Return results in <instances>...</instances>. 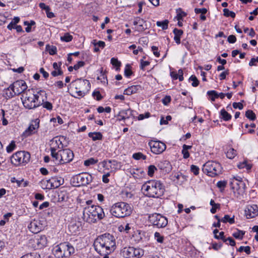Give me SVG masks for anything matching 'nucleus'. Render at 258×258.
Returning <instances> with one entry per match:
<instances>
[{"mask_svg": "<svg viewBox=\"0 0 258 258\" xmlns=\"http://www.w3.org/2000/svg\"><path fill=\"white\" fill-rule=\"evenodd\" d=\"M46 92L43 90H37L32 88L22 94L21 99L26 108L32 109L41 106L44 100L43 97L46 98Z\"/></svg>", "mask_w": 258, "mask_h": 258, "instance_id": "f257e3e1", "label": "nucleus"}, {"mask_svg": "<svg viewBox=\"0 0 258 258\" xmlns=\"http://www.w3.org/2000/svg\"><path fill=\"white\" fill-rule=\"evenodd\" d=\"M94 245L96 251L98 253H111L115 249V239L113 235L105 233L97 237Z\"/></svg>", "mask_w": 258, "mask_h": 258, "instance_id": "f03ea898", "label": "nucleus"}, {"mask_svg": "<svg viewBox=\"0 0 258 258\" xmlns=\"http://www.w3.org/2000/svg\"><path fill=\"white\" fill-rule=\"evenodd\" d=\"M142 190L148 197L158 198L163 195L165 188L160 181L150 180L142 185Z\"/></svg>", "mask_w": 258, "mask_h": 258, "instance_id": "7ed1b4c3", "label": "nucleus"}, {"mask_svg": "<svg viewBox=\"0 0 258 258\" xmlns=\"http://www.w3.org/2000/svg\"><path fill=\"white\" fill-rule=\"evenodd\" d=\"M55 148L51 147V155L57 164H62L68 163L72 161L74 157V153L69 149L60 150L56 152Z\"/></svg>", "mask_w": 258, "mask_h": 258, "instance_id": "20e7f679", "label": "nucleus"}, {"mask_svg": "<svg viewBox=\"0 0 258 258\" xmlns=\"http://www.w3.org/2000/svg\"><path fill=\"white\" fill-rule=\"evenodd\" d=\"M132 209L129 204L124 202H118L114 204L111 208V214L117 218H123L129 216Z\"/></svg>", "mask_w": 258, "mask_h": 258, "instance_id": "39448f33", "label": "nucleus"}, {"mask_svg": "<svg viewBox=\"0 0 258 258\" xmlns=\"http://www.w3.org/2000/svg\"><path fill=\"white\" fill-rule=\"evenodd\" d=\"M27 85L24 81L22 80H18L9 86L7 89L6 94L9 98H12L22 93L24 94L27 90Z\"/></svg>", "mask_w": 258, "mask_h": 258, "instance_id": "423d86ee", "label": "nucleus"}, {"mask_svg": "<svg viewBox=\"0 0 258 258\" xmlns=\"http://www.w3.org/2000/svg\"><path fill=\"white\" fill-rule=\"evenodd\" d=\"M90 85V82L87 80L77 79L72 82L69 85L70 88L75 92L79 96H83L85 91Z\"/></svg>", "mask_w": 258, "mask_h": 258, "instance_id": "0eeeda50", "label": "nucleus"}, {"mask_svg": "<svg viewBox=\"0 0 258 258\" xmlns=\"http://www.w3.org/2000/svg\"><path fill=\"white\" fill-rule=\"evenodd\" d=\"M222 167L221 165L213 161H208L203 167V171L209 176L214 177L221 172Z\"/></svg>", "mask_w": 258, "mask_h": 258, "instance_id": "6e6552de", "label": "nucleus"}, {"mask_svg": "<svg viewBox=\"0 0 258 258\" xmlns=\"http://www.w3.org/2000/svg\"><path fill=\"white\" fill-rule=\"evenodd\" d=\"M30 159V154L24 151H18L14 154L11 157V162L15 166L25 165Z\"/></svg>", "mask_w": 258, "mask_h": 258, "instance_id": "1a4fd4ad", "label": "nucleus"}, {"mask_svg": "<svg viewBox=\"0 0 258 258\" xmlns=\"http://www.w3.org/2000/svg\"><path fill=\"white\" fill-rule=\"evenodd\" d=\"M149 221L153 226L157 228L165 227L168 223L167 218L157 213H154L149 216Z\"/></svg>", "mask_w": 258, "mask_h": 258, "instance_id": "9d476101", "label": "nucleus"}, {"mask_svg": "<svg viewBox=\"0 0 258 258\" xmlns=\"http://www.w3.org/2000/svg\"><path fill=\"white\" fill-rule=\"evenodd\" d=\"M73 183L75 186H80L88 184L92 180V176L87 173H82L75 176L73 178Z\"/></svg>", "mask_w": 258, "mask_h": 258, "instance_id": "9b49d317", "label": "nucleus"}, {"mask_svg": "<svg viewBox=\"0 0 258 258\" xmlns=\"http://www.w3.org/2000/svg\"><path fill=\"white\" fill-rule=\"evenodd\" d=\"M151 152L155 154L162 153L166 149V145L159 141L151 140L148 143Z\"/></svg>", "mask_w": 258, "mask_h": 258, "instance_id": "f8f14e48", "label": "nucleus"}, {"mask_svg": "<svg viewBox=\"0 0 258 258\" xmlns=\"http://www.w3.org/2000/svg\"><path fill=\"white\" fill-rule=\"evenodd\" d=\"M34 247L36 249H41L45 246L47 243V239L45 235H37L33 240Z\"/></svg>", "mask_w": 258, "mask_h": 258, "instance_id": "ddd939ff", "label": "nucleus"}, {"mask_svg": "<svg viewBox=\"0 0 258 258\" xmlns=\"http://www.w3.org/2000/svg\"><path fill=\"white\" fill-rule=\"evenodd\" d=\"M28 227L32 233H37L43 229V226L40 220L34 219L30 222Z\"/></svg>", "mask_w": 258, "mask_h": 258, "instance_id": "4468645a", "label": "nucleus"}, {"mask_svg": "<svg viewBox=\"0 0 258 258\" xmlns=\"http://www.w3.org/2000/svg\"><path fill=\"white\" fill-rule=\"evenodd\" d=\"M90 208L91 209H89V210L91 211V213L93 214L96 221L97 219H102L104 217L105 214L103 209L101 207L92 205L90 206Z\"/></svg>", "mask_w": 258, "mask_h": 258, "instance_id": "2eb2a0df", "label": "nucleus"}, {"mask_svg": "<svg viewBox=\"0 0 258 258\" xmlns=\"http://www.w3.org/2000/svg\"><path fill=\"white\" fill-rule=\"evenodd\" d=\"M90 206H87L84 208L83 212L82 218L85 222L89 223H94L96 222L93 214L91 213Z\"/></svg>", "mask_w": 258, "mask_h": 258, "instance_id": "dca6fc26", "label": "nucleus"}, {"mask_svg": "<svg viewBox=\"0 0 258 258\" xmlns=\"http://www.w3.org/2000/svg\"><path fill=\"white\" fill-rule=\"evenodd\" d=\"M245 214L247 219L255 217L258 215V207L256 205L247 206L245 210Z\"/></svg>", "mask_w": 258, "mask_h": 258, "instance_id": "f3484780", "label": "nucleus"}, {"mask_svg": "<svg viewBox=\"0 0 258 258\" xmlns=\"http://www.w3.org/2000/svg\"><path fill=\"white\" fill-rule=\"evenodd\" d=\"M63 258H68L75 252L74 247L68 242L62 243Z\"/></svg>", "mask_w": 258, "mask_h": 258, "instance_id": "a211bd4d", "label": "nucleus"}, {"mask_svg": "<svg viewBox=\"0 0 258 258\" xmlns=\"http://www.w3.org/2000/svg\"><path fill=\"white\" fill-rule=\"evenodd\" d=\"M39 120L36 119L33 120L29 127L25 131L24 135L26 136H29L33 134H34L36 130L39 127Z\"/></svg>", "mask_w": 258, "mask_h": 258, "instance_id": "6ab92c4d", "label": "nucleus"}, {"mask_svg": "<svg viewBox=\"0 0 258 258\" xmlns=\"http://www.w3.org/2000/svg\"><path fill=\"white\" fill-rule=\"evenodd\" d=\"M63 182V180L61 178H52L47 180L48 184H50L49 188H56L61 185Z\"/></svg>", "mask_w": 258, "mask_h": 258, "instance_id": "aec40b11", "label": "nucleus"}, {"mask_svg": "<svg viewBox=\"0 0 258 258\" xmlns=\"http://www.w3.org/2000/svg\"><path fill=\"white\" fill-rule=\"evenodd\" d=\"M142 90V87L140 85H133L125 89L123 94L127 95L137 93Z\"/></svg>", "mask_w": 258, "mask_h": 258, "instance_id": "412c9836", "label": "nucleus"}, {"mask_svg": "<svg viewBox=\"0 0 258 258\" xmlns=\"http://www.w3.org/2000/svg\"><path fill=\"white\" fill-rule=\"evenodd\" d=\"M134 247H128L123 248L121 253L125 258H134Z\"/></svg>", "mask_w": 258, "mask_h": 258, "instance_id": "4be33fe9", "label": "nucleus"}, {"mask_svg": "<svg viewBox=\"0 0 258 258\" xmlns=\"http://www.w3.org/2000/svg\"><path fill=\"white\" fill-rule=\"evenodd\" d=\"M230 184L232 189L238 190L240 186L244 185V183L241 180L234 178L231 180Z\"/></svg>", "mask_w": 258, "mask_h": 258, "instance_id": "5701e85b", "label": "nucleus"}, {"mask_svg": "<svg viewBox=\"0 0 258 258\" xmlns=\"http://www.w3.org/2000/svg\"><path fill=\"white\" fill-rule=\"evenodd\" d=\"M145 22V21L143 19H141L139 17H137L133 22V24L134 25H138V31H143L146 29L143 26V24Z\"/></svg>", "mask_w": 258, "mask_h": 258, "instance_id": "b1692460", "label": "nucleus"}, {"mask_svg": "<svg viewBox=\"0 0 258 258\" xmlns=\"http://www.w3.org/2000/svg\"><path fill=\"white\" fill-rule=\"evenodd\" d=\"M62 246V243H61L54 248V254L56 258H63Z\"/></svg>", "mask_w": 258, "mask_h": 258, "instance_id": "393cba45", "label": "nucleus"}, {"mask_svg": "<svg viewBox=\"0 0 258 258\" xmlns=\"http://www.w3.org/2000/svg\"><path fill=\"white\" fill-rule=\"evenodd\" d=\"M173 33L174 34V39L177 44L180 43V36L183 34V31L180 29L175 28L173 30Z\"/></svg>", "mask_w": 258, "mask_h": 258, "instance_id": "a878e982", "label": "nucleus"}, {"mask_svg": "<svg viewBox=\"0 0 258 258\" xmlns=\"http://www.w3.org/2000/svg\"><path fill=\"white\" fill-rule=\"evenodd\" d=\"M69 229L72 234H76L79 231V224L75 222H72L69 226Z\"/></svg>", "mask_w": 258, "mask_h": 258, "instance_id": "bb28decb", "label": "nucleus"}, {"mask_svg": "<svg viewBox=\"0 0 258 258\" xmlns=\"http://www.w3.org/2000/svg\"><path fill=\"white\" fill-rule=\"evenodd\" d=\"M88 136L91 138L93 141L101 140L103 138L102 135L100 132L90 133Z\"/></svg>", "mask_w": 258, "mask_h": 258, "instance_id": "cd10ccee", "label": "nucleus"}, {"mask_svg": "<svg viewBox=\"0 0 258 258\" xmlns=\"http://www.w3.org/2000/svg\"><path fill=\"white\" fill-rule=\"evenodd\" d=\"M221 117L225 121H228L231 119V115L228 113L224 109H222L220 111Z\"/></svg>", "mask_w": 258, "mask_h": 258, "instance_id": "c85d7f7f", "label": "nucleus"}, {"mask_svg": "<svg viewBox=\"0 0 258 258\" xmlns=\"http://www.w3.org/2000/svg\"><path fill=\"white\" fill-rule=\"evenodd\" d=\"M134 258H139L142 256L144 254V250L141 248H136L134 247Z\"/></svg>", "mask_w": 258, "mask_h": 258, "instance_id": "c756f323", "label": "nucleus"}, {"mask_svg": "<svg viewBox=\"0 0 258 258\" xmlns=\"http://www.w3.org/2000/svg\"><path fill=\"white\" fill-rule=\"evenodd\" d=\"M143 172V171L141 169H138V168H133L132 169H131L130 173L131 174L134 176L135 178H138V176H140V174H142V173Z\"/></svg>", "mask_w": 258, "mask_h": 258, "instance_id": "7c9ffc66", "label": "nucleus"}, {"mask_svg": "<svg viewBox=\"0 0 258 258\" xmlns=\"http://www.w3.org/2000/svg\"><path fill=\"white\" fill-rule=\"evenodd\" d=\"M221 222L223 223L229 222L230 224H233L235 222L234 216H233L232 218L228 215H225L224 217L221 219Z\"/></svg>", "mask_w": 258, "mask_h": 258, "instance_id": "2f4dec72", "label": "nucleus"}, {"mask_svg": "<svg viewBox=\"0 0 258 258\" xmlns=\"http://www.w3.org/2000/svg\"><path fill=\"white\" fill-rule=\"evenodd\" d=\"M245 116L250 120H254L256 118L255 113L251 110H248L246 111Z\"/></svg>", "mask_w": 258, "mask_h": 258, "instance_id": "473e14b6", "label": "nucleus"}, {"mask_svg": "<svg viewBox=\"0 0 258 258\" xmlns=\"http://www.w3.org/2000/svg\"><path fill=\"white\" fill-rule=\"evenodd\" d=\"M133 158L135 160H139L140 159L146 160L147 157L141 152H138L133 155Z\"/></svg>", "mask_w": 258, "mask_h": 258, "instance_id": "72a5a7b5", "label": "nucleus"}, {"mask_svg": "<svg viewBox=\"0 0 258 258\" xmlns=\"http://www.w3.org/2000/svg\"><path fill=\"white\" fill-rule=\"evenodd\" d=\"M168 23L167 20H165L163 21H157L156 24L158 27H161L163 30H166L168 28Z\"/></svg>", "mask_w": 258, "mask_h": 258, "instance_id": "f704fd0d", "label": "nucleus"}, {"mask_svg": "<svg viewBox=\"0 0 258 258\" xmlns=\"http://www.w3.org/2000/svg\"><path fill=\"white\" fill-rule=\"evenodd\" d=\"M236 151L233 148H230L226 153V156L229 159H233L236 155Z\"/></svg>", "mask_w": 258, "mask_h": 258, "instance_id": "c9c22d12", "label": "nucleus"}, {"mask_svg": "<svg viewBox=\"0 0 258 258\" xmlns=\"http://www.w3.org/2000/svg\"><path fill=\"white\" fill-rule=\"evenodd\" d=\"M237 167L239 169L245 168L247 170H249L251 168L252 166L251 164H248L247 161H245L238 164Z\"/></svg>", "mask_w": 258, "mask_h": 258, "instance_id": "e433bc0d", "label": "nucleus"}, {"mask_svg": "<svg viewBox=\"0 0 258 258\" xmlns=\"http://www.w3.org/2000/svg\"><path fill=\"white\" fill-rule=\"evenodd\" d=\"M46 49L50 55H54V54H56V51H57V49L55 46H50L49 45H46Z\"/></svg>", "mask_w": 258, "mask_h": 258, "instance_id": "4c0bfd02", "label": "nucleus"}, {"mask_svg": "<svg viewBox=\"0 0 258 258\" xmlns=\"http://www.w3.org/2000/svg\"><path fill=\"white\" fill-rule=\"evenodd\" d=\"M43 98L44 99V100L43 102H42L41 105H42L43 108H45L48 110H51L52 109V104L49 102L45 101V100H46L47 97L46 98V99L45 97H43Z\"/></svg>", "mask_w": 258, "mask_h": 258, "instance_id": "58836bf2", "label": "nucleus"}, {"mask_svg": "<svg viewBox=\"0 0 258 258\" xmlns=\"http://www.w3.org/2000/svg\"><path fill=\"white\" fill-rule=\"evenodd\" d=\"M207 94L211 97V100L212 101H214L215 98H218V93L214 90L208 91Z\"/></svg>", "mask_w": 258, "mask_h": 258, "instance_id": "ea45409f", "label": "nucleus"}, {"mask_svg": "<svg viewBox=\"0 0 258 258\" xmlns=\"http://www.w3.org/2000/svg\"><path fill=\"white\" fill-rule=\"evenodd\" d=\"M111 63L116 67V70H118L121 66V62L116 58L112 57L111 59Z\"/></svg>", "mask_w": 258, "mask_h": 258, "instance_id": "a19ab883", "label": "nucleus"}, {"mask_svg": "<svg viewBox=\"0 0 258 258\" xmlns=\"http://www.w3.org/2000/svg\"><path fill=\"white\" fill-rule=\"evenodd\" d=\"M223 15L225 17H231L232 18H234L235 17V14L232 11H229L228 9H224L223 10Z\"/></svg>", "mask_w": 258, "mask_h": 258, "instance_id": "79ce46f5", "label": "nucleus"}, {"mask_svg": "<svg viewBox=\"0 0 258 258\" xmlns=\"http://www.w3.org/2000/svg\"><path fill=\"white\" fill-rule=\"evenodd\" d=\"M245 232L241 230H237V232L233 233V236L237 239H242Z\"/></svg>", "mask_w": 258, "mask_h": 258, "instance_id": "37998d69", "label": "nucleus"}, {"mask_svg": "<svg viewBox=\"0 0 258 258\" xmlns=\"http://www.w3.org/2000/svg\"><path fill=\"white\" fill-rule=\"evenodd\" d=\"M98 162L97 160H95L93 158H89V159L84 161V165L86 166H90L91 165H94L97 163Z\"/></svg>", "mask_w": 258, "mask_h": 258, "instance_id": "c03bdc74", "label": "nucleus"}, {"mask_svg": "<svg viewBox=\"0 0 258 258\" xmlns=\"http://www.w3.org/2000/svg\"><path fill=\"white\" fill-rule=\"evenodd\" d=\"M15 142L14 141H11V143L7 147V152L8 153L12 152L16 148Z\"/></svg>", "mask_w": 258, "mask_h": 258, "instance_id": "a18cd8bd", "label": "nucleus"}, {"mask_svg": "<svg viewBox=\"0 0 258 258\" xmlns=\"http://www.w3.org/2000/svg\"><path fill=\"white\" fill-rule=\"evenodd\" d=\"M157 168L153 165H151L148 167V175L150 176H152L155 170H157Z\"/></svg>", "mask_w": 258, "mask_h": 258, "instance_id": "49530a36", "label": "nucleus"}, {"mask_svg": "<svg viewBox=\"0 0 258 258\" xmlns=\"http://www.w3.org/2000/svg\"><path fill=\"white\" fill-rule=\"evenodd\" d=\"M189 80L192 81L191 85L193 87H197L199 85V81L198 80L197 78L195 75H192L189 78Z\"/></svg>", "mask_w": 258, "mask_h": 258, "instance_id": "de8ad7c7", "label": "nucleus"}, {"mask_svg": "<svg viewBox=\"0 0 258 258\" xmlns=\"http://www.w3.org/2000/svg\"><path fill=\"white\" fill-rule=\"evenodd\" d=\"M73 39V36L68 33H66L63 36L61 37V40L65 42H70Z\"/></svg>", "mask_w": 258, "mask_h": 258, "instance_id": "09e8293b", "label": "nucleus"}, {"mask_svg": "<svg viewBox=\"0 0 258 258\" xmlns=\"http://www.w3.org/2000/svg\"><path fill=\"white\" fill-rule=\"evenodd\" d=\"M227 184V181H219L217 183L218 187L221 189V190H224Z\"/></svg>", "mask_w": 258, "mask_h": 258, "instance_id": "8fccbe9b", "label": "nucleus"}, {"mask_svg": "<svg viewBox=\"0 0 258 258\" xmlns=\"http://www.w3.org/2000/svg\"><path fill=\"white\" fill-rule=\"evenodd\" d=\"M130 66L128 64H127L125 68L124 75L126 77H130L133 74V72L131 69L130 68Z\"/></svg>", "mask_w": 258, "mask_h": 258, "instance_id": "3c124183", "label": "nucleus"}, {"mask_svg": "<svg viewBox=\"0 0 258 258\" xmlns=\"http://www.w3.org/2000/svg\"><path fill=\"white\" fill-rule=\"evenodd\" d=\"M155 237L158 242L162 243L163 242L164 237L161 236L159 232H155Z\"/></svg>", "mask_w": 258, "mask_h": 258, "instance_id": "603ef678", "label": "nucleus"}, {"mask_svg": "<svg viewBox=\"0 0 258 258\" xmlns=\"http://www.w3.org/2000/svg\"><path fill=\"white\" fill-rule=\"evenodd\" d=\"M224 242H226V244H229L231 246H234L235 245V241L231 237H228L225 238Z\"/></svg>", "mask_w": 258, "mask_h": 258, "instance_id": "864d4df0", "label": "nucleus"}, {"mask_svg": "<svg viewBox=\"0 0 258 258\" xmlns=\"http://www.w3.org/2000/svg\"><path fill=\"white\" fill-rule=\"evenodd\" d=\"M190 170L196 175H198L199 173V168L194 165H192L190 166Z\"/></svg>", "mask_w": 258, "mask_h": 258, "instance_id": "5fc2aeb1", "label": "nucleus"}, {"mask_svg": "<svg viewBox=\"0 0 258 258\" xmlns=\"http://www.w3.org/2000/svg\"><path fill=\"white\" fill-rule=\"evenodd\" d=\"M92 95L94 97H96V99L97 101H99L102 98V96L99 91H94Z\"/></svg>", "mask_w": 258, "mask_h": 258, "instance_id": "6e6d98bb", "label": "nucleus"}, {"mask_svg": "<svg viewBox=\"0 0 258 258\" xmlns=\"http://www.w3.org/2000/svg\"><path fill=\"white\" fill-rule=\"evenodd\" d=\"M195 12L196 14L201 13V15H204L207 13V10L206 8H203V9H198L196 8L195 9Z\"/></svg>", "mask_w": 258, "mask_h": 258, "instance_id": "4d7b16f0", "label": "nucleus"}, {"mask_svg": "<svg viewBox=\"0 0 258 258\" xmlns=\"http://www.w3.org/2000/svg\"><path fill=\"white\" fill-rule=\"evenodd\" d=\"M256 62H258V56L254 58L252 57L251 58L249 62V66H256Z\"/></svg>", "mask_w": 258, "mask_h": 258, "instance_id": "13d9d810", "label": "nucleus"}, {"mask_svg": "<svg viewBox=\"0 0 258 258\" xmlns=\"http://www.w3.org/2000/svg\"><path fill=\"white\" fill-rule=\"evenodd\" d=\"M23 179H22L21 180H17L15 177H12L11 179V181L12 183L16 182L18 186H20L22 182L23 181Z\"/></svg>", "mask_w": 258, "mask_h": 258, "instance_id": "bf43d9fd", "label": "nucleus"}, {"mask_svg": "<svg viewBox=\"0 0 258 258\" xmlns=\"http://www.w3.org/2000/svg\"><path fill=\"white\" fill-rule=\"evenodd\" d=\"M39 7L42 9V10H44L45 11V12H46V11H50V8L49 6H46L44 3H40L39 4Z\"/></svg>", "mask_w": 258, "mask_h": 258, "instance_id": "052dcab7", "label": "nucleus"}, {"mask_svg": "<svg viewBox=\"0 0 258 258\" xmlns=\"http://www.w3.org/2000/svg\"><path fill=\"white\" fill-rule=\"evenodd\" d=\"M68 196L63 193H60L58 195V201H64L68 199Z\"/></svg>", "mask_w": 258, "mask_h": 258, "instance_id": "680f3d73", "label": "nucleus"}, {"mask_svg": "<svg viewBox=\"0 0 258 258\" xmlns=\"http://www.w3.org/2000/svg\"><path fill=\"white\" fill-rule=\"evenodd\" d=\"M228 41L230 43H233L236 42V38L233 35H230L228 37Z\"/></svg>", "mask_w": 258, "mask_h": 258, "instance_id": "e2e57ef3", "label": "nucleus"}, {"mask_svg": "<svg viewBox=\"0 0 258 258\" xmlns=\"http://www.w3.org/2000/svg\"><path fill=\"white\" fill-rule=\"evenodd\" d=\"M85 64V62L83 61H79L74 66V69L75 70H78L80 67L84 66Z\"/></svg>", "mask_w": 258, "mask_h": 258, "instance_id": "0e129e2a", "label": "nucleus"}, {"mask_svg": "<svg viewBox=\"0 0 258 258\" xmlns=\"http://www.w3.org/2000/svg\"><path fill=\"white\" fill-rule=\"evenodd\" d=\"M152 50L153 51L154 54L156 57H159V55H160V53H159V52L158 51V47H157L155 46H153L152 47Z\"/></svg>", "mask_w": 258, "mask_h": 258, "instance_id": "69168bd1", "label": "nucleus"}, {"mask_svg": "<svg viewBox=\"0 0 258 258\" xmlns=\"http://www.w3.org/2000/svg\"><path fill=\"white\" fill-rule=\"evenodd\" d=\"M233 107L234 108H239V109L241 110L243 108V104L240 102H234L233 103Z\"/></svg>", "mask_w": 258, "mask_h": 258, "instance_id": "338daca9", "label": "nucleus"}, {"mask_svg": "<svg viewBox=\"0 0 258 258\" xmlns=\"http://www.w3.org/2000/svg\"><path fill=\"white\" fill-rule=\"evenodd\" d=\"M182 154H183V157L184 159H187L189 157V153L188 150H186L184 148H182Z\"/></svg>", "mask_w": 258, "mask_h": 258, "instance_id": "774afa93", "label": "nucleus"}]
</instances>
